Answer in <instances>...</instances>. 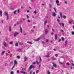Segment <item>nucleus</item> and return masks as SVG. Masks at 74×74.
Masks as SVG:
<instances>
[{
    "mask_svg": "<svg viewBox=\"0 0 74 74\" xmlns=\"http://www.w3.org/2000/svg\"><path fill=\"white\" fill-rule=\"evenodd\" d=\"M3 45L4 47H7V43H6V42H5V41H3Z\"/></svg>",
    "mask_w": 74,
    "mask_h": 74,
    "instance_id": "obj_1",
    "label": "nucleus"
},
{
    "mask_svg": "<svg viewBox=\"0 0 74 74\" xmlns=\"http://www.w3.org/2000/svg\"><path fill=\"white\" fill-rule=\"evenodd\" d=\"M18 34H19V32H16L14 33V37H16Z\"/></svg>",
    "mask_w": 74,
    "mask_h": 74,
    "instance_id": "obj_2",
    "label": "nucleus"
},
{
    "mask_svg": "<svg viewBox=\"0 0 74 74\" xmlns=\"http://www.w3.org/2000/svg\"><path fill=\"white\" fill-rule=\"evenodd\" d=\"M33 68V69H34V66L33 65V64H32L30 65L29 67V70H31Z\"/></svg>",
    "mask_w": 74,
    "mask_h": 74,
    "instance_id": "obj_3",
    "label": "nucleus"
},
{
    "mask_svg": "<svg viewBox=\"0 0 74 74\" xmlns=\"http://www.w3.org/2000/svg\"><path fill=\"white\" fill-rule=\"evenodd\" d=\"M42 39V38L41 37H40L36 39H35V41H39V40H41V39Z\"/></svg>",
    "mask_w": 74,
    "mask_h": 74,
    "instance_id": "obj_4",
    "label": "nucleus"
},
{
    "mask_svg": "<svg viewBox=\"0 0 74 74\" xmlns=\"http://www.w3.org/2000/svg\"><path fill=\"white\" fill-rule=\"evenodd\" d=\"M50 54H49V53H48L47 54V55L45 56V57L46 58H49V57H50Z\"/></svg>",
    "mask_w": 74,
    "mask_h": 74,
    "instance_id": "obj_5",
    "label": "nucleus"
},
{
    "mask_svg": "<svg viewBox=\"0 0 74 74\" xmlns=\"http://www.w3.org/2000/svg\"><path fill=\"white\" fill-rule=\"evenodd\" d=\"M18 63H17V62H16V60H14V66H15Z\"/></svg>",
    "mask_w": 74,
    "mask_h": 74,
    "instance_id": "obj_6",
    "label": "nucleus"
},
{
    "mask_svg": "<svg viewBox=\"0 0 74 74\" xmlns=\"http://www.w3.org/2000/svg\"><path fill=\"white\" fill-rule=\"evenodd\" d=\"M52 16H56V14L55 12H53L52 13Z\"/></svg>",
    "mask_w": 74,
    "mask_h": 74,
    "instance_id": "obj_7",
    "label": "nucleus"
},
{
    "mask_svg": "<svg viewBox=\"0 0 74 74\" xmlns=\"http://www.w3.org/2000/svg\"><path fill=\"white\" fill-rule=\"evenodd\" d=\"M48 30L46 29L45 30V33L46 34H48Z\"/></svg>",
    "mask_w": 74,
    "mask_h": 74,
    "instance_id": "obj_8",
    "label": "nucleus"
},
{
    "mask_svg": "<svg viewBox=\"0 0 74 74\" xmlns=\"http://www.w3.org/2000/svg\"><path fill=\"white\" fill-rule=\"evenodd\" d=\"M55 38L56 40H57V38H58V36L56 34H55Z\"/></svg>",
    "mask_w": 74,
    "mask_h": 74,
    "instance_id": "obj_9",
    "label": "nucleus"
},
{
    "mask_svg": "<svg viewBox=\"0 0 74 74\" xmlns=\"http://www.w3.org/2000/svg\"><path fill=\"white\" fill-rule=\"evenodd\" d=\"M53 66L54 67H55L56 68L57 67V66H56V64H55L53 63Z\"/></svg>",
    "mask_w": 74,
    "mask_h": 74,
    "instance_id": "obj_10",
    "label": "nucleus"
},
{
    "mask_svg": "<svg viewBox=\"0 0 74 74\" xmlns=\"http://www.w3.org/2000/svg\"><path fill=\"white\" fill-rule=\"evenodd\" d=\"M27 60V57H25L24 58V62H26Z\"/></svg>",
    "mask_w": 74,
    "mask_h": 74,
    "instance_id": "obj_11",
    "label": "nucleus"
},
{
    "mask_svg": "<svg viewBox=\"0 0 74 74\" xmlns=\"http://www.w3.org/2000/svg\"><path fill=\"white\" fill-rule=\"evenodd\" d=\"M64 3L65 4H67V2L66 1L64 0Z\"/></svg>",
    "mask_w": 74,
    "mask_h": 74,
    "instance_id": "obj_12",
    "label": "nucleus"
},
{
    "mask_svg": "<svg viewBox=\"0 0 74 74\" xmlns=\"http://www.w3.org/2000/svg\"><path fill=\"white\" fill-rule=\"evenodd\" d=\"M5 16H8V13L7 12H5Z\"/></svg>",
    "mask_w": 74,
    "mask_h": 74,
    "instance_id": "obj_13",
    "label": "nucleus"
},
{
    "mask_svg": "<svg viewBox=\"0 0 74 74\" xmlns=\"http://www.w3.org/2000/svg\"><path fill=\"white\" fill-rule=\"evenodd\" d=\"M60 15L61 18H62V13H61V12L60 13Z\"/></svg>",
    "mask_w": 74,
    "mask_h": 74,
    "instance_id": "obj_14",
    "label": "nucleus"
},
{
    "mask_svg": "<svg viewBox=\"0 0 74 74\" xmlns=\"http://www.w3.org/2000/svg\"><path fill=\"white\" fill-rule=\"evenodd\" d=\"M67 44V40H66L65 42V45L66 46Z\"/></svg>",
    "mask_w": 74,
    "mask_h": 74,
    "instance_id": "obj_15",
    "label": "nucleus"
},
{
    "mask_svg": "<svg viewBox=\"0 0 74 74\" xmlns=\"http://www.w3.org/2000/svg\"><path fill=\"white\" fill-rule=\"evenodd\" d=\"M21 73H23V74H27V73H26V72H24L23 71H21Z\"/></svg>",
    "mask_w": 74,
    "mask_h": 74,
    "instance_id": "obj_16",
    "label": "nucleus"
},
{
    "mask_svg": "<svg viewBox=\"0 0 74 74\" xmlns=\"http://www.w3.org/2000/svg\"><path fill=\"white\" fill-rule=\"evenodd\" d=\"M20 32L21 33H23V30H22V29L21 28H20Z\"/></svg>",
    "mask_w": 74,
    "mask_h": 74,
    "instance_id": "obj_17",
    "label": "nucleus"
},
{
    "mask_svg": "<svg viewBox=\"0 0 74 74\" xmlns=\"http://www.w3.org/2000/svg\"><path fill=\"white\" fill-rule=\"evenodd\" d=\"M47 21H45L44 25V26H45L46 25V24H47Z\"/></svg>",
    "mask_w": 74,
    "mask_h": 74,
    "instance_id": "obj_18",
    "label": "nucleus"
},
{
    "mask_svg": "<svg viewBox=\"0 0 74 74\" xmlns=\"http://www.w3.org/2000/svg\"><path fill=\"white\" fill-rule=\"evenodd\" d=\"M11 27H9V32H11Z\"/></svg>",
    "mask_w": 74,
    "mask_h": 74,
    "instance_id": "obj_19",
    "label": "nucleus"
},
{
    "mask_svg": "<svg viewBox=\"0 0 74 74\" xmlns=\"http://www.w3.org/2000/svg\"><path fill=\"white\" fill-rule=\"evenodd\" d=\"M74 21L73 20H72V21H69V23L70 24H71V23H72V22H73V23H74Z\"/></svg>",
    "mask_w": 74,
    "mask_h": 74,
    "instance_id": "obj_20",
    "label": "nucleus"
},
{
    "mask_svg": "<svg viewBox=\"0 0 74 74\" xmlns=\"http://www.w3.org/2000/svg\"><path fill=\"white\" fill-rule=\"evenodd\" d=\"M62 18H64V19H66V16L65 15L63 16H62Z\"/></svg>",
    "mask_w": 74,
    "mask_h": 74,
    "instance_id": "obj_21",
    "label": "nucleus"
},
{
    "mask_svg": "<svg viewBox=\"0 0 74 74\" xmlns=\"http://www.w3.org/2000/svg\"><path fill=\"white\" fill-rule=\"evenodd\" d=\"M6 20H8L9 19V16H7V17L6 18Z\"/></svg>",
    "mask_w": 74,
    "mask_h": 74,
    "instance_id": "obj_22",
    "label": "nucleus"
},
{
    "mask_svg": "<svg viewBox=\"0 0 74 74\" xmlns=\"http://www.w3.org/2000/svg\"><path fill=\"white\" fill-rule=\"evenodd\" d=\"M51 59H52V60H56V58H53V57H51Z\"/></svg>",
    "mask_w": 74,
    "mask_h": 74,
    "instance_id": "obj_23",
    "label": "nucleus"
},
{
    "mask_svg": "<svg viewBox=\"0 0 74 74\" xmlns=\"http://www.w3.org/2000/svg\"><path fill=\"white\" fill-rule=\"evenodd\" d=\"M16 11H17V10H15L13 12L14 14H15L16 13Z\"/></svg>",
    "mask_w": 74,
    "mask_h": 74,
    "instance_id": "obj_24",
    "label": "nucleus"
},
{
    "mask_svg": "<svg viewBox=\"0 0 74 74\" xmlns=\"http://www.w3.org/2000/svg\"><path fill=\"white\" fill-rule=\"evenodd\" d=\"M40 61H39V63H41V56H40Z\"/></svg>",
    "mask_w": 74,
    "mask_h": 74,
    "instance_id": "obj_25",
    "label": "nucleus"
},
{
    "mask_svg": "<svg viewBox=\"0 0 74 74\" xmlns=\"http://www.w3.org/2000/svg\"><path fill=\"white\" fill-rule=\"evenodd\" d=\"M27 43L28 44H32V42H29V41L27 42Z\"/></svg>",
    "mask_w": 74,
    "mask_h": 74,
    "instance_id": "obj_26",
    "label": "nucleus"
},
{
    "mask_svg": "<svg viewBox=\"0 0 74 74\" xmlns=\"http://www.w3.org/2000/svg\"><path fill=\"white\" fill-rule=\"evenodd\" d=\"M18 43L17 42L15 44V46L16 47H17L18 46Z\"/></svg>",
    "mask_w": 74,
    "mask_h": 74,
    "instance_id": "obj_27",
    "label": "nucleus"
},
{
    "mask_svg": "<svg viewBox=\"0 0 74 74\" xmlns=\"http://www.w3.org/2000/svg\"><path fill=\"white\" fill-rule=\"evenodd\" d=\"M53 9L54 10V11L55 12H57L56 11V9L55 8H54Z\"/></svg>",
    "mask_w": 74,
    "mask_h": 74,
    "instance_id": "obj_28",
    "label": "nucleus"
},
{
    "mask_svg": "<svg viewBox=\"0 0 74 74\" xmlns=\"http://www.w3.org/2000/svg\"><path fill=\"white\" fill-rule=\"evenodd\" d=\"M4 53H5V51H4L3 52H2L1 55H3L4 54Z\"/></svg>",
    "mask_w": 74,
    "mask_h": 74,
    "instance_id": "obj_29",
    "label": "nucleus"
},
{
    "mask_svg": "<svg viewBox=\"0 0 74 74\" xmlns=\"http://www.w3.org/2000/svg\"><path fill=\"white\" fill-rule=\"evenodd\" d=\"M0 14L2 16V11L1 10L0 11Z\"/></svg>",
    "mask_w": 74,
    "mask_h": 74,
    "instance_id": "obj_30",
    "label": "nucleus"
},
{
    "mask_svg": "<svg viewBox=\"0 0 74 74\" xmlns=\"http://www.w3.org/2000/svg\"><path fill=\"white\" fill-rule=\"evenodd\" d=\"M63 23H59V24L60 25V26H62V24Z\"/></svg>",
    "mask_w": 74,
    "mask_h": 74,
    "instance_id": "obj_31",
    "label": "nucleus"
},
{
    "mask_svg": "<svg viewBox=\"0 0 74 74\" xmlns=\"http://www.w3.org/2000/svg\"><path fill=\"white\" fill-rule=\"evenodd\" d=\"M59 63H60V64H63L64 63L62 62H60Z\"/></svg>",
    "mask_w": 74,
    "mask_h": 74,
    "instance_id": "obj_32",
    "label": "nucleus"
},
{
    "mask_svg": "<svg viewBox=\"0 0 74 74\" xmlns=\"http://www.w3.org/2000/svg\"><path fill=\"white\" fill-rule=\"evenodd\" d=\"M56 3H59V1L58 0H56Z\"/></svg>",
    "mask_w": 74,
    "mask_h": 74,
    "instance_id": "obj_33",
    "label": "nucleus"
},
{
    "mask_svg": "<svg viewBox=\"0 0 74 74\" xmlns=\"http://www.w3.org/2000/svg\"><path fill=\"white\" fill-rule=\"evenodd\" d=\"M57 18H58V19H60V17L59 15H58L57 16Z\"/></svg>",
    "mask_w": 74,
    "mask_h": 74,
    "instance_id": "obj_34",
    "label": "nucleus"
},
{
    "mask_svg": "<svg viewBox=\"0 0 74 74\" xmlns=\"http://www.w3.org/2000/svg\"><path fill=\"white\" fill-rule=\"evenodd\" d=\"M62 38V40L63 41H64V38H63V37H62L61 38Z\"/></svg>",
    "mask_w": 74,
    "mask_h": 74,
    "instance_id": "obj_35",
    "label": "nucleus"
},
{
    "mask_svg": "<svg viewBox=\"0 0 74 74\" xmlns=\"http://www.w3.org/2000/svg\"><path fill=\"white\" fill-rule=\"evenodd\" d=\"M47 74H51L50 73V72H49V71H47Z\"/></svg>",
    "mask_w": 74,
    "mask_h": 74,
    "instance_id": "obj_36",
    "label": "nucleus"
},
{
    "mask_svg": "<svg viewBox=\"0 0 74 74\" xmlns=\"http://www.w3.org/2000/svg\"><path fill=\"white\" fill-rule=\"evenodd\" d=\"M16 58L17 59H20V57L19 56H18L16 57Z\"/></svg>",
    "mask_w": 74,
    "mask_h": 74,
    "instance_id": "obj_37",
    "label": "nucleus"
},
{
    "mask_svg": "<svg viewBox=\"0 0 74 74\" xmlns=\"http://www.w3.org/2000/svg\"><path fill=\"white\" fill-rule=\"evenodd\" d=\"M27 19H29V15H27Z\"/></svg>",
    "mask_w": 74,
    "mask_h": 74,
    "instance_id": "obj_38",
    "label": "nucleus"
},
{
    "mask_svg": "<svg viewBox=\"0 0 74 74\" xmlns=\"http://www.w3.org/2000/svg\"><path fill=\"white\" fill-rule=\"evenodd\" d=\"M57 21L58 22H60V20H59V19H57Z\"/></svg>",
    "mask_w": 74,
    "mask_h": 74,
    "instance_id": "obj_39",
    "label": "nucleus"
},
{
    "mask_svg": "<svg viewBox=\"0 0 74 74\" xmlns=\"http://www.w3.org/2000/svg\"><path fill=\"white\" fill-rule=\"evenodd\" d=\"M22 44H23V43H22L21 42H20L19 43V45H22Z\"/></svg>",
    "mask_w": 74,
    "mask_h": 74,
    "instance_id": "obj_40",
    "label": "nucleus"
},
{
    "mask_svg": "<svg viewBox=\"0 0 74 74\" xmlns=\"http://www.w3.org/2000/svg\"><path fill=\"white\" fill-rule=\"evenodd\" d=\"M62 26L63 27H64V24L62 23Z\"/></svg>",
    "mask_w": 74,
    "mask_h": 74,
    "instance_id": "obj_41",
    "label": "nucleus"
},
{
    "mask_svg": "<svg viewBox=\"0 0 74 74\" xmlns=\"http://www.w3.org/2000/svg\"><path fill=\"white\" fill-rule=\"evenodd\" d=\"M39 71L38 70H37L36 71V73H38Z\"/></svg>",
    "mask_w": 74,
    "mask_h": 74,
    "instance_id": "obj_42",
    "label": "nucleus"
},
{
    "mask_svg": "<svg viewBox=\"0 0 74 74\" xmlns=\"http://www.w3.org/2000/svg\"><path fill=\"white\" fill-rule=\"evenodd\" d=\"M10 44H13V42H10Z\"/></svg>",
    "mask_w": 74,
    "mask_h": 74,
    "instance_id": "obj_43",
    "label": "nucleus"
},
{
    "mask_svg": "<svg viewBox=\"0 0 74 74\" xmlns=\"http://www.w3.org/2000/svg\"><path fill=\"white\" fill-rule=\"evenodd\" d=\"M17 73H18V74L19 73V70H17Z\"/></svg>",
    "mask_w": 74,
    "mask_h": 74,
    "instance_id": "obj_44",
    "label": "nucleus"
},
{
    "mask_svg": "<svg viewBox=\"0 0 74 74\" xmlns=\"http://www.w3.org/2000/svg\"><path fill=\"white\" fill-rule=\"evenodd\" d=\"M36 62H34L33 64H36Z\"/></svg>",
    "mask_w": 74,
    "mask_h": 74,
    "instance_id": "obj_45",
    "label": "nucleus"
},
{
    "mask_svg": "<svg viewBox=\"0 0 74 74\" xmlns=\"http://www.w3.org/2000/svg\"><path fill=\"white\" fill-rule=\"evenodd\" d=\"M49 41V39H47L46 40V42H48Z\"/></svg>",
    "mask_w": 74,
    "mask_h": 74,
    "instance_id": "obj_46",
    "label": "nucleus"
},
{
    "mask_svg": "<svg viewBox=\"0 0 74 74\" xmlns=\"http://www.w3.org/2000/svg\"><path fill=\"white\" fill-rule=\"evenodd\" d=\"M19 12H20V11L19 10H18L17 11V12L18 13H19Z\"/></svg>",
    "mask_w": 74,
    "mask_h": 74,
    "instance_id": "obj_47",
    "label": "nucleus"
},
{
    "mask_svg": "<svg viewBox=\"0 0 74 74\" xmlns=\"http://www.w3.org/2000/svg\"><path fill=\"white\" fill-rule=\"evenodd\" d=\"M11 74H14V72L13 71H11Z\"/></svg>",
    "mask_w": 74,
    "mask_h": 74,
    "instance_id": "obj_48",
    "label": "nucleus"
},
{
    "mask_svg": "<svg viewBox=\"0 0 74 74\" xmlns=\"http://www.w3.org/2000/svg\"><path fill=\"white\" fill-rule=\"evenodd\" d=\"M27 22L28 23L30 22V21L29 20H27Z\"/></svg>",
    "mask_w": 74,
    "mask_h": 74,
    "instance_id": "obj_49",
    "label": "nucleus"
},
{
    "mask_svg": "<svg viewBox=\"0 0 74 74\" xmlns=\"http://www.w3.org/2000/svg\"><path fill=\"white\" fill-rule=\"evenodd\" d=\"M27 35V33H25V34H24V36H26Z\"/></svg>",
    "mask_w": 74,
    "mask_h": 74,
    "instance_id": "obj_50",
    "label": "nucleus"
},
{
    "mask_svg": "<svg viewBox=\"0 0 74 74\" xmlns=\"http://www.w3.org/2000/svg\"><path fill=\"white\" fill-rule=\"evenodd\" d=\"M55 56L56 57H57V56H58V54H55Z\"/></svg>",
    "mask_w": 74,
    "mask_h": 74,
    "instance_id": "obj_51",
    "label": "nucleus"
},
{
    "mask_svg": "<svg viewBox=\"0 0 74 74\" xmlns=\"http://www.w3.org/2000/svg\"><path fill=\"white\" fill-rule=\"evenodd\" d=\"M71 64H72V66H74V64L72 63Z\"/></svg>",
    "mask_w": 74,
    "mask_h": 74,
    "instance_id": "obj_52",
    "label": "nucleus"
},
{
    "mask_svg": "<svg viewBox=\"0 0 74 74\" xmlns=\"http://www.w3.org/2000/svg\"><path fill=\"white\" fill-rule=\"evenodd\" d=\"M72 34H73V35H74V32H72Z\"/></svg>",
    "mask_w": 74,
    "mask_h": 74,
    "instance_id": "obj_53",
    "label": "nucleus"
},
{
    "mask_svg": "<svg viewBox=\"0 0 74 74\" xmlns=\"http://www.w3.org/2000/svg\"><path fill=\"white\" fill-rule=\"evenodd\" d=\"M36 62L37 63V64H38V62L37 61H36Z\"/></svg>",
    "mask_w": 74,
    "mask_h": 74,
    "instance_id": "obj_54",
    "label": "nucleus"
},
{
    "mask_svg": "<svg viewBox=\"0 0 74 74\" xmlns=\"http://www.w3.org/2000/svg\"><path fill=\"white\" fill-rule=\"evenodd\" d=\"M34 13L36 14V11H34Z\"/></svg>",
    "mask_w": 74,
    "mask_h": 74,
    "instance_id": "obj_55",
    "label": "nucleus"
},
{
    "mask_svg": "<svg viewBox=\"0 0 74 74\" xmlns=\"http://www.w3.org/2000/svg\"><path fill=\"white\" fill-rule=\"evenodd\" d=\"M14 67H15V66H13L12 67V70H13V69H14Z\"/></svg>",
    "mask_w": 74,
    "mask_h": 74,
    "instance_id": "obj_56",
    "label": "nucleus"
},
{
    "mask_svg": "<svg viewBox=\"0 0 74 74\" xmlns=\"http://www.w3.org/2000/svg\"><path fill=\"white\" fill-rule=\"evenodd\" d=\"M41 67V65H39V67H38V69H40V68Z\"/></svg>",
    "mask_w": 74,
    "mask_h": 74,
    "instance_id": "obj_57",
    "label": "nucleus"
},
{
    "mask_svg": "<svg viewBox=\"0 0 74 74\" xmlns=\"http://www.w3.org/2000/svg\"><path fill=\"white\" fill-rule=\"evenodd\" d=\"M49 7H52V5H49Z\"/></svg>",
    "mask_w": 74,
    "mask_h": 74,
    "instance_id": "obj_58",
    "label": "nucleus"
},
{
    "mask_svg": "<svg viewBox=\"0 0 74 74\" xmlns=\"http://www.w3.org/2000/svg\"><path fill=\"white\" fill-rule=\"evenodd\" d=\"M66 64H67V65H68V66H69V63H66Z\"/></svg>",
    "mask_w": 74,
    "mask_h": 74,
    "instance_id": "obj_59",
    "label": "nucleus"
},
{
    "mask_svg": "<svg viewBox=\"0 0 74 74\" xmlns=\"http://www.w3.org/2000/svg\"><path fill=\"white\" fill-rule=\"evenodd\" d=\"M53 50L54 51H56V49H53Z\"/></svg>",
    "mask_w": 74,
    "mask_h": 74,
    "instance_id": "obj_60",
    "label": "nucleus"
},
{
    "mask_svg": "<svg viewBox=\"0 0 74 74\" xmlns=\"http://www.w3.org/2000/svg\"><path fill=\"white\" fill-rule=\"evenodd\" d=\"M51 69H52V70H54V67H52L51 68Z\"/></svg>",
    "mask_w": 74,
    "mask_h": 74,
    "instance_id": "obj_61",
    "label": "nucleus"
},
{
    "mask_svg": "<svg viewBox=\"0 0 74 74\" xmlns=\"http://www.w3.org/2000/svg\"><path fill=\"white\" fill-rule=\"evenodd\" d=\"M57 5H58V6H59V5H60L59 3H57Z\"/></svg>",
    "mask_w": 74,
    "mask_h": 74,
    "instance_id": "obj_62",
    "label": "nucleus"
},
{
    "mask_svg": "<svg viewBox=\"0 0 74 74\" xmlns=\"http://www.w3.org/2000/svg\"><path fill=\"white\" fill-rule=\"evenodd\" d=\"M30 74H32V71H30Z\"/></svg>",
    "mask_w": 74,
    "mask_h": 74,
    "instance_id": "obj_63",
    "label": "nucleus"
},
{
    "mask_svg": "<svg viewBox=\"0 0 74 74\" xmlns=\"http://www.w3.org/2000/svg\"><path fill=\"white\" fill-rule=\"evenodd\" d=\"M16 26V24H14V26Z\"/></svg>",
    "mask_w": 74,
    "mask_h": 74,
    "instance_id": "obj_64",
    "label": "nucleus"
}]
</instances>
